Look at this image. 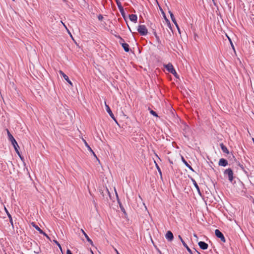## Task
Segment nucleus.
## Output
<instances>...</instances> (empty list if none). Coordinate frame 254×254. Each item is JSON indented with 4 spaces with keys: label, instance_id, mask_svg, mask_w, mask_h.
<instances>
[{
    "label": "nucleus",
    "instance_id": "obj_42",
    "mask_svg": "<svg viewBox=\"0 0 254 254\" xmlns=\"http://www.w3.org/2000/svg\"><path fill=\"white\" fill-rule=\"evenodd\" d=\"M212 1H214V0H212Z\"/></svg>",
    "mask_w": 254,
    "mask_h": 254
},
{
    "label": "nucleus",
    "instance_id": "obj_13",
    "mask_svg": "<svg viewBox=\"0 0 254 254\" xmlns=\"http://www.w3.org/2000/svg\"><path fill=\"white\" fill-rule=\"evenodd\" d=\"M80 231L82 232L83 234L84 235L85 237L86 238L87 241L91 245H93V243L92 241L90 239V238L88 237V236L87 235V234L84 232V231L83 229H81Z\"/></svg>",
    "mask_w": 254,
    "mask_h": 254
},
{
    "label": "nucleus",
    "instance_id": "obj_19",
    "mask_svg": "<svg viewBox=\"0 0 254 254\" xmlns=\"http://www.w3.org/2000/svg\"><path fill=\"white\" fill-rule=\"evenodd\" d=\"M122 45L126 52H127L129 51V45L127 43H123Z\"/></svg>",
    "mask_w": 254,
    "mask_h": 254
},
{
    "label": "nucleus",
    "instance_id": "obj_23",
    "mask_svg": "<svg viewBox=\"0 0 254 254\" xmlns=\"http://www.w3.org/2000/svg\"><path fill=\"white\" fill-rule=\"evenodd\" d=\"M150 113L151 115H152L153 116H155V117H158V115H157V113L155 111H153L152 110H151L150 111Z\"/></svg>",
    "mask_w": 254,
    "mask_h": 254
},
{
    "label": "nucleus",
    "instance_id": "obj_33",
    "mask_svg": "<svg viewBox=\"0 0 254 254\" xmlns=\"http://www.w3.org/2000/svg\"><path fill=\"white\" fill-rule=\"evenodd\" d=\"M42 234L45 236L47 238L49 239V236L45 232H44V234Z\"/></svg>",
    "mask_w": 254,
    "mask_h": 254
},
{
    "label": "nucleus",
    "instance_id": "obj_12",
    "mask_svg": "<svg viewBox=\"0 0 254 254\" xmlns=\"http://www.w3.org/2000/svg\"><path fill=\"white\" fill-rule=\"evenodd\" d=\"M165 68L170 73H171L172 71H174L175 69L171 64H168L165 65Z\"/></svg>",
    "mask_w": 254,
    "mask_h": 254
},
{
    "label": "nucleus",
    "instance_id": "obj_40",
    "mask_svg": "<svg viewBox=\"0 0 254 254\" xmlns=\"http://www.w3.org/2000/svg\"><path fill=\"white\" fill-rule=\"evenodd\" d=\"M101 194L103 195V190H102V191H101Z\"/></svg>",
    "mask_w": 254,
    "mask_h": 254
},
{
    "label": "nucleus",
    "instance_id": "obj_2",
    "mask_svg": "<svg viewBox=\"0 0 254 254\" xmlns=\"http://www.w3.org/2000/svg\"><path fill=\"white\" fill-rule=\"evenodd\" d=\"M225 176H227L230 182H232L233 180V172L230 168L226 169L224 171Z\"/></svg>",
    "mask_w": 254,
    "mask_h": 254
},
{
    "label": "nucleus",
    "instance_id": "obj_27",
    "mask_svg": "<svg viewBox=\"0 0 254 254\" xmlns=\"http://www.w3.org/2000/svg\"><path fill=\"white\" fill-rule=\"evenodd\" d=\"M98 19H99V20H102V19L103 18V16L102 15L100 14V15L98 16Z\"/></svg>",
    "mask_w": 254,
    "mask_h": 254
},
{
    "label": "nucleus",
    "instance_id": "obj_8",
    "mask_svg": "<svg viewBox=\"0 0 254 254\" xmlns=\"http://www.w3.org/2000/svg\"><path fill=\"white\" fill-rule=\"evenodd\" d=\"M105 107H106V111L107 112L109 113V114L110 115V117L113 119L115 121H116V119H115V118L114 117V114H113L111 110L110 109V108L109 107V106L107 105L106 103L105 102Z\"/></svg>",
    "mask_w": 254,
    "mask_h": 254
},
{
    "label": "nucleus",
    "instance_id": "obj_6",
    "mask_svg": "<svg viewBox=\"0 0 254 254\" xmlns=\"http://www.w3.org/2000/svg\"><path fill=\"white\" fill-rule=\"evenodd\" d=\"M60 74L63 76L64 79L71 86H73L72 83L71 81L69 80L68 77L64 73L62 70L59 71Z\"/></svg>",
    "mask_w": 254,
    "mask_h": 254
},
{
    "label": "nucleus",
    "instance_id": "obj_3",
    "mask_svg": "<svg viewBox=\"0 0 254 254\" xmlns=\"http://www.w3.org/2000/svg\"><path fill=\"white\" fill-rule=\"evenodd\" d=\"M137 31L141 35H146L148 33L147 29L144 25H139L137 28Z\"/></svg>",
    "mask_w": 254,
    "mask_h": 254
},
{
    "label": "nucleus",
    "instance_id": "obj_31",
    "mask_svg": "<svg viewBox=\"0 0 254 254\" xmlns=\"http://www.w3.org/2000/svg\"><path fill=\"white\" fill-rule=\"evenodd\" d=\"M64 25V27L67 29V30L68 32V33L70 35V36L72 37V35H71V34H70V32L68 31V30L67 29V28L66 26H65V24H64V25Z\"/></svg>",
    "mask_w": 254,
    "mask_h": 254
},
{
    "label": "nucleus",
    "instance_id": "obj_25",
    "mask_svg": "<svg viewBox=\"0 0 254 254\" xmlns=\"http://www.w3.org/2000/svg\"><path fill=\"white\" fill-rule=\"evenodd\" d=\"M171 73L173 74L176 77H177L178 74H177L175 69H174V71H172L171 72Z\"/></svg>",
    "mask_w": 254,
    "mask_h": 254
},
{
    "label": "nucleus",
    "instance_id": "obj_35",
    "mask_svg": "<svg viewBox=\"0 0 254 254\" xmlns=\"http://www.w3.org/2000/svg\"><path fill=\"white\" fill-rule=\"evenodd\" d=\"M9 221H10V223H11V224L13 225V222H12V219H9Z\"/></svg>",
    "mask_w": 254,
    "mask_h": 254
},
{
    "label": "nucleus",
    "instance_id": "obj_41",
    "mask_svg": "<svg viewBox=\"0 0 254 254\" xmlns=\"http://www.w3.org/2000/svg\"><path fill=\"white\" fill-rule=\"evenodd\" d=\"M194 236L195 237H197L196 235H194Z\"/></svg>",
    "mask_w": 254,
    "mask_h": 254
},
{
    "label": "nucleus",
    "instance_id": "obj_15",
    "mask_svg": "<svg viewBox=\"0 0 254 254\" xmlns=\"http://www.w3.org/2000/svg\"><path fill=\"white\" fill-rule=\"evenodd\" d=\"M220 145L222 150L223 151V152L224 153H225L227 154L229 153V151L228 149L223 143H221Z\"/></svg>",
    "mask_w": 254,
    "mask_h": 254
},
{
    "label": "nucleus",
    "instance_id": "obj_18",
    "mask_svg": "<svg viewBox=\"0 0 254 254\" xmlns=\"http://www.w3.org/2000/svg\"><path fill=\"white\" fill-rule=\"evenodd\" d=\"M31 225L38 231L40 234H44V232L35 223H31Z\"/></svg>",
    "mask_w": 254,
    "mask_h": 254
},
{
    "label": "nucleus",
    "instance_id": "obj_1",
    "mask_svg": "<svg viewBox=\"0 0 254 254\" xmlns=\"http://www.w3.org/2000/svg\"><path fill=\"white\" fill-rule=\"evenodd\" d=\"M6 131H7V135H8V138L9 140L11 142L12 144L13 145L16 152L20 156V157L21 158H22L21 156H20V153H19V152L18 151V148H19V146L18 145L17 142L15 140V139H14L13 136L11 134V133H10V132L8 130V129H6Z\"/></svg>",
    "mask_w": 254,
    "mask_h": 254
},
{
    "label": "nucleus",
    "instance_id": "obj_16",
    "mask_svg": "<svg viewBox=\"0 0 254 254\" xmlns=\"http://www.w3.org/2000/svg\"><path fill=\"white\" fill-rule=\"evenodd\" d=\"M182 160L183 162L185 164V165L191 171H194L192 168L188 163V162L186 161V160L184 159V158L182 156Z\"/></svg>",
    "mask_w": 254,
    "mask_h": 254
},
{
    "label": "nucleus",
    "instance_id": "obj_24",
    "mask_svg": "<svg viewBox=\"0 0 254 254\" xmlns=\"http://www.w3.org/2000/svg\"><path fill=\"white\" fill-rule=\"evenodd\" d=\"M54 243L55 244H56V245H58L59 248L61 250L62 249V247H61L60 244L58 243V242L57 240H54Z\"/></svg>",
    "mask_w": 254,
    "mask_h": 254
},
{
    "label": "nucleus",
    "instance_id": "obj_5",
    "mask_svg": "<svg viewBox=\"0 0 254 254\" xmlns=\"http://www.w3.org/2000/svg\"><path fill=\"white\" fill-rule=\"evenodd\" d=\"M178 237H179V239L181 240V242L182 243L183 246L187 249V250L189 252V253L190 254H194L192 253V251L189 248V247L188 246V245L186 244V243L183 240L182 237L180 235H179Z\"/></svg>",
    "mask_w": 254,
    "mask_h": 254
},
{
    "label": "nucleus",
    "instance_id": "obj_21",
    "mask_svg": "<svg viewBox=\"0 0 254 254\" xmlns=\"http://www.w3.org/2000/svg\"><path fill=\"white\" fill-rule=\"evenodd\" d=\"M117 4L118 5V7L119 9H122V5L121 2L119 0H116Z\"/></svg>",
    "mask_w": 254,
    "mask_h": 254
},
{
    "label": "nucleus",
    "instance_id": "obj_11",
    "mask_svg": "<svg viewBox=\"0 0 254 254\" xmlns=\"http://www.w3.org/2000/svg\"><path fill=\"white\" fill-rule=\"evenodd\" d=\"M218 164L219 166L225 167L228 165V161L224 158H221L219 160Z\"/></svg>",
    "mask_w": 254,
    "mask_h": 254
},
{
    "label": "nucleus",
    "instance_id": "obj_17",
    "mask_svg": "<svg viewBox=\"0 0 254 254\" xmlns=\"http://www.w3.org/2000/svg\"><path fill=\"white\" fill-rule=\"evenodd\" d=\"M191 180L193 183V184L194 185L195 188H196V189L197 190L198 192L200 194V189H199V188L198 186V185L197 184L196 181H195L194 179H193V178H191Z\"/></svg>",
    "mask_w": 254,
    "mask_h": 254
},
{
    "label": "nucleus",
    "instance_id": "obj_43",
    "mask_svg": "<svg viewBox=\"0 0 254 254\" xmlns=\"http://www.w3.org/2000/svg\"><path fill=\"white\" fill-rule=\"evenodd\" d=\"M13 1H14L15 0H12Z\"/></svg>",
    "mask_w": 254,
    "mask_h": 254
},
{
    "label": "nucleus",
    "instance_id": "obj_14",
    "mask_svg": "<svg viewBox=\"0 0 254 254\" xmlns=\"http://www.w3.org/2000/svg\"><path fill=\"white\" fill-rule=\"evenodd\" d=\"M129 18L131 21L135 23L137 21V17L136 15L132 14L129 15Z\"/></svg>",
    "mask_w": 254,
    "mask_h": 254
},
{
    "label": "nucleus",
    "instance_id": "obj_20",
    "mask_svg": "<svg viewBox=\"0 0 254 254\" xmlns=\"http://www.w3.org/2000/svg\"><path fill=\"white\" fill-rule=\"evenodd\" d=\"M83 140V141L85 144V145L87 147L88 150L89 151H92V148L90 147V146L88 145V144L87 143V142H86V141L84 139H82Z\"/></svg>",
    "mask_w": 254,
    "mask_h": 254
},
{
    "label": "nucleus",
    "instance_id": "obj_7",
    "mask_svg": "<svg viewBox=\"0 0 254 254\" xmlns=\"http://www.w3.org/2000/svg\"><path fill=\"white\" fill-rule=\"evenodd\" d=\"M169 13L170 14L171 18L172 21L173 22V23L175 24V25H176V27L177 28L179 32L180 33V30L179 27V26H178V25L177 24V21L176 20V19L175 18V16H174V14L171 11H169Z\"/></svg>",
    "mask_w": 254,
    "mask_h": 254
},
{
    "label": "nucleus",
    "instance_id": "obj_28",
    "mask_svg": "<svg viewBox=\"0 0 254 254\" xmlns=\"http://www.w3.org/2000/svg\"><path fill=\"white\" fill-rule=\"evenodd\" d=\"M90 152H91V153H92V154L94 155V156L95 157H96V159H97L98 161H99V159L97 158V156H96V155L95 153H94V152L93 150H92V151H90Z\"/></svg>",
    "mask_w": 254,
    "mask_h": 254
},
{
    "label": "nucleus",
    "instance_id": "obj_9",
    "mask_svg": "<svg viewBox=\"0 0 254 254\" xmlns=\"http://www.w3.org/2000/svg\"><path fill=\"white\" fill-rule=\"evenodd\" d=\"M165 237L169 241H172L174 239L173 234L170 231L167 232Z\"/></svg>",
    "mask_w": 254,
    "mask_h": 254
},
{
    "label": "nucleus",
    "instance_id": "obj_34",
    "mask_svg": "<svg viewBox=\"0 0 254 254\" xmlns=\"http://www.w3.org/2000/svg\"><path fill=\"white\" fill-rule=\"evenodd\" d=\"M115 251L116 252L117 254H120L116 249H115Z\"/></svg>",
    "mask_w": 254,
    "mask_h": 254
},
{
    "label": "nucleus",
    "instance_id": "obj_22",
    "mask_svg": "<svg viewBox=\"0 0 254 254\" xmlns=\"http://www.w3.org/2000/svg\"><path fill=\"white\" fill-rule=\"evenodd\" d=\"M120 10V11L121 12L122 16L125 17V11H124V8L122 6V9H119Z\"/></svg>",
    "mask_w": 254,
    "mask_h": 254
},
{
    "label": "nucleus",
    "instance_id": "obj_39",
    "mask_svg": "<svg viewBox=\"0 0 254 254\" xmlns=\"http://www.w3.org/2000/svg\"><path fill=\"white\" fill-rule=\"evenodd\" d=\"M61 22H62V24H63V25L64 24L62 21H61Z\"/></svg>",
    "mask_w": 254,
    "mask_h": 254
},
{
    "label": "nucleus",
    "instance_id": "obj_36",
    "mask_svg": "<svg viewBox=\"0 0 254 254\" xmlns=\"http://www.w3.org/2000/svg\"><path fill=\"white\" fill-rule=\"evenodd\" d=\"M106 191H107L108 193H109V191H108V189H106Z\"/></svg>",
    "mask_w": 254,
    "mask_h": 254
},
{
    "label": "nucleus",
    "instance_id": "obj_30",
    "mask_svg": "<svg viewBox=\"0 0 254 254\" xmlns=\"http://www.w3.org/2000/svg\"><path fill=\"white\" fill-rule=\"evenodd\" d=\"M156 166H157V169H158L160 174L161 175V171L160 169L159 168V167H158V166L157 164H156Z\"/></svg>",
    "mask_w": 254,
    "mask_h": 254
},
{
    "label": "nucleus",
    "instance_id": "obj_4",
    "mask_svg": "<svg viewBox=\"0 0 254 254\" xmlns=\"http://www.w3.org/2000/svg\"><path fill=\"white\" fill-rule=\"evenodd\" d=\"M215 235L219 238L221 239V240L223 242H225V239L223 235V234L218 229L215 230Z\"/></svg>",
    "mask_w": 254,
    "mask_h": 254
},
{
    "label": "nucleus",
    "instance_id": "obj_38",
    "mask_svg": "<svg viewBox=\"0 0 254 254\" xmlns=\"http://www.w3.org/2000/svg\"><path fill=\"white\" fill-rule=\"evenodd\" d=\"M195 252L198 254H201L200 253H199L198 252L195 251Z\"/></svg>",
    "mask_w": 254,
    "mask_h": 254
},
{
    "label": "nucleus",
    "instance_id": "obj_29",
    "mask_svg": "<svg viewBox=\"0 0 254 254\" xmlns=\"http://www.w3.org/2000/svg\"><path fill=\"white\" fill-rule=\"evenodd\" d=\"M66 254H72L70 250L68 249L66 251Z\"/></svg>",
    "mask_w": 254,
    "mask_h": 254
},
{
    "label": "nucleus",
    "instance_id": "obj_32",
    "mask_svg": "<svg viewBox=\"0 0 254 254\" xmlns=\"http://www.w3.org/2000/svg\"><path fill=\"white\" fill-rule=\"evenodd\" d=\"M229 41H230V43H231V46L232 47V48H233V49H234V46H233V44H232V41H231V39H230V38H229Z\"/></svg>",
    "mask_w": 254,
    "mask_h": 254
},
{
    "label": "nucleus",
    "instance_id": "obj_26",
    "mask_svg": "<svg viewBox=\"0 0 254 254\" xmlns=\"http://www.w3.org/2000/svg\"><path fill=\"white\" fill-rule=\"evenodd\" d=\"M5 210L7 214V215H8V217L9 218V219H11V216L10 215V214L8 212L7 210H6V209L5 208Z\"/></svg>",
    "mask_w": 254,
    "mask_h": 254
},
{
    "label": "nucleus",
    "instance_id": "obj_10",
    "mask_svg": "<svg viewBox=\"0 0 254 254\" xmlns=\"http://www.w3.org/2000/svg\"><path fill=\"white\" fill-rule=\"evenodd\" d=\"M199 247L202 250H206L208 248V244L204 242L200 241L198 243Z\"/></svg>",
    "mask_w": 254,
    "mask_h": 254
},
{
    "label": "nucleus",
    "instance_id": "obj_37",
    "mask_svg": "<svg viewBox=\"0 0 254 254\" xmlns=\"http://www.w3.org/2000/svg\"><path fill=\"white\" fill-rule=\"evenodd\" d=\"M195 252L198 254H201L200 253H199L198 252L195 251Z\"/></svg>",
    "mask_w": 254,
    "mask_h": 254
}]
</instances>
